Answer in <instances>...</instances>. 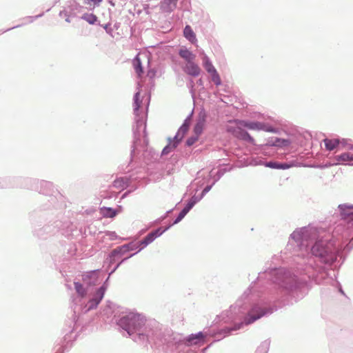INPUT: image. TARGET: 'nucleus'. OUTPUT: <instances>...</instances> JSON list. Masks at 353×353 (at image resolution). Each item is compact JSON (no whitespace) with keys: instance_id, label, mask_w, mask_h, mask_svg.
I'll list each match as a JSON object with an SVG mask.
<instances>
[{"instance_id":"5","label":"nucleus","mask_w":353,"mask_h":353,"mask_svg":"<svg viewBox=\"0 0 353 353\" xmlns=\"http://www.w3.org/2000/svg\"><path fill=\"white\" fill-rule=\"evenodd\" d=\"M265 314V311L259 306L253 307L245 318L244 323L246 325L252 323Z\"/></svg>"},{"instance_id":"24","label":"nucleus","mask_w":353,"mask_h":353,"mask_svg":"<svg viewBox=\"0 0 353 353\" xmlns=\"http://www.w3.org/2000/svg\"><path fill=\"white\" fill-rule=\"evenodd\" d=\"M74 288L77 292L81 296H84L86 294V291L83 285L79 283H74Z\"/></svg>"},{"instance_id":"19","label":"nucleus","mask_w":353,"mask_h":353,"mask_svg":"<svg viewBox=\"0 0 353 353\" xmlns=\"http://www.w3.org/2000/svg\"><path fill=\"white\" fill-rule=\"evenodd\" d=\"M204 339V335L202 332H199L196 334L191 335L188 339V342L190 345L196 344L197 341H201Z\"/></svg>"},{"instance_id":"14","label":"nucleus","mask_w":353,"mask_h":353,"mask_svg":"<svg viewBox=\"0 0 353 353\" xmlns=\"http://www.w3.org/2000/svg\"><path fill=\"white\" fill-rule=\"evenodd\" d=\"M183 34L185 37L191 43H194L196 41V35L190 26L185 27Z\"/></svg>"},{"instance_id":"32","label":"nucleus","mask_w":353,"mask_h":353,"mask_svg":"<svg viewBox=\"0 0 353 353\" xmlns=\"http://www.w3.org/2000/svg\"><path fill=\"white\" fill-rule=\"evenodd\" d=\"M330 141L329 140H325V146L327 148L328 150H331V146L330 145Z\"/></svg>"},{"instance_id":"10","label":"nucleus","mask_w":353,"mask_h":353,"mask_svg":"<svg viewBox=\"0 0 353 353\" xmlns=\"http://www.w3.org/2000/svg\"><path fill=\"white\" fill-rule=\"evenodd\" d=\"M290 142L288 139H282L279 138L271 139L268 141L267 145L276 147H286L290 145Z\"/></svg>"},{"instance_id":"16","label":"nucleus","mask_w":353,"mask_h":353,"mask_svg":"<svg viewBox=\"0 0 353 353\" xmlns=\"http://www.w3.org/2000/svg\"><path fill=\"white\" fill-rule=\"evenodd\" d=\"M203 67L208 73L212 74L216 71L206 55H204L203 57Z\"/></svg>"},{"instance_id":"25","label":"nucleus","mask_w":353,"mask_h":353,"mask_svg":"<svg viewBox=\"0 0 353 353\" xmlns=\"http://www.w3.org/2000/svg\"><path fill=\"white\" fill-rule=\"evenodd\" d=\"M212 77V81L216 85H219L221 84V78L217 72V71L210 74Z\"/></svg>"},{"instance_id":"30","label":"nucleus","mask_w":353,"mask_h":353,"mask_svg":"<svg viewBox=\"0 0 353 353\" xmlns=\"http://www.w3.org/2000/svg\"><path fill=\"white\" fill-rule=\"evenodd\" d=\"M340 143V141L337 139L332 140V149L336 146H338Z\"/></svg>"},{"instance_id":"2","label":"nucleus","mask_w":353,"mask_h":353,"mask_svg":"<svg viewBox=\"0 0 353 353\" xmlns=\"http://www.w3.org/2000/svg\"><path fill=\"white\" fill-rule=\"evenodd\" d=\"M237 123L238 121L230 122V125L227 127V130L238 139L254 143V138H252L246 131L242 129L243 126L239 125Z\"/></svg>"},{"instance_id":"21","label":"nucleus","mask_w":353,"mask_h":353,"mask_svg":"<svg viewBox=\"0 0 353 353\" xmlns=\"http://www.w3.org/2000/svg\"><path fill=\"white\" fill-rule=\"evenodd\" d=\"M82 19L86 21L90 24H94L97 20V17L96 15L90 13L84 14L82 16Z\"/></svg>"},{"instance_id":"27","label":"nucleus","mask_w":353,"mask_h":353,"mask_svg":"<svg viewBox=\"0 0 353 353\" xmlns=\"http://www.w3.org/2000/svg\"><path fill=\"white\" fill-rule=\"evenodd\" d=\"M135 247V245L133 244V243H130L128 245H123L120 249L123 251V252H126L128 250H134Z\"/></svg>"},{"instance_id":"34","label":"nucleus","mask_w":353,"mask_h":353,"mask_svg":"<svg viewBox=\"0 0 353 353\" xmlns=\"http://www.w3.org/2000/svg\"><path fill=\"white\" fill-rule=\"evenodd\" d=\"M350 161H353V154L350 153Z\"/></svg>"},{"instance_id":"6","label":"nucleus","mask_w":353,"mask_h":353,"mask_svg":"<svg viewBox=\"0 0 353 353\" xmlns=\"http://www.w3.org/2000/svg\"><path fill=\"white\" fill-rule=\"evenodd\" d=\"M163 232V230H161V229H157L155 231L151 232L139 243V245H142V248L145 247L148 244L151 243L157 236L162 234Z\"/></svg>"},{"instance_id":"22","label":"nucleus","mask_w":353,"mask_h":353,"mask_svg":"<svg viewBox=\"0 0 353 353\" xmlns=\"http://www.w3.org/2000/svg\"><path fill=\"white\" fill-rule=\"evenodd\" d=\"M127 185V181L123 179H116L113 183V186L117 188L123 189Z\"/></svg>"},{"instance_id":"31","label":"nucleus","mask_w":353,"mask_h":353,"mask_svg":"<svg viewBox=\"0 0 353 353\" xmlns=\"http://www.w3.org/2000/svg\"><path fill=\"white\" fill-rule=\"evenodd\" d=\"M88 1L92 3L93 5H99L101 0H88Z\"/></svg>"},{"instance_id":"11","label":"nucleus","mask_w":353,"mask_h":353,"mask_svg":"<svg viewBox=\"0 0 353 353\" xmlns=\"http://www.w3.org/2000/svg\"><path fill=\"white\" fill-rule=\"evenodd\" d=\"M195 201H190L186 206L181 210V212L179 213L175 221H174V224H176L179 223L184 217L188 213V212L192 208V207L194 205Z\"/></svg>"},{"instance_id":"17","label":"nucleus","mask_w":353,"mask_h":353,"mask_svg":"<svg viewBox=\"0 0 353 353\" xmlns=\"http://www.w3.org/2000/svg\"><path fill=\"white\" fill-rule=\"evenodd\" d=\"M266 166L271 168L283 169V170L288 169L291 167L290 165H288L287 163H279L272 162V161L267 163Z\"/></svg>"},{"instance_id":"7","label":"nucleus","mask_w":353,"mask_h":353,"mask_svg":"<svg viewBox=\"0 0 353 353\" xmlns=\"http://www.w3.org/2000/svg\"><path fill=\"white\" fill-rule=\"evenodd\" d=\"M184 71L189 75L196 77L200 74L201 69L193 61L186 63L184 67Z\"/></svg>"},{"instance_id":"29","label":"nucleus","mask_w":353,"mask_h":353,"mask_svg":"<svg viewBox=\"0 0 353 353\" xmlns=\"http://www.w3.org/2000/svg\"><path fill=\"white\" fill-rule=\"evenodd\" d=\"M198 138L199 137H197L196 136H194V137L189 138L187 140V145H188L190 146L193 145L198 140Z\"/></svg>"},{"instance_id":"12","label":"nucleus","mask_w":353,"mask_h":353,"mask_svg":"<svg viewBox=\"0 0 353 353\" xmlns=\"http://www.w3.org/2000/svg\"><path fill=\"white\" fill-rule=\"evenodd\" d=\"M105 293V288L102 286L96 292L94 297L90 301V307H96L102 300Z\"/></svg>"},{"instance_id":"1","label":"nucleus","mask_w":353,"mask_h":353,"mask_svg":"<svg viewBox=\"0 0 353 353\" xmlns=\"http://www.w3.org/2000/svg\"><path fill=\"white\" fill-rule=\"evenodd\" d=\"M145 319L139 314L130 313L119 320V324L130 334V330L138 329L144 325Z\"/></svg>"},{"instance_id":"8","label":"nucleus","mask_w":353,"mask_h":353,"mask_svg":"<svg viewBox=\"0 0 353 353\" xmlns=\"http://www.w3.org/2000/svg\"><path fill=\"white\" fill-rule=\"evenodd\" d=\"M341 216L344 219L353 220V205H340Z\"/></svg>"},{"instance_id":"33","label":"nucleus","mask_w":353,"mask_h":353,"mask_svg":"<svg viewBox=\"0 0 353 353\" xmlns=\"http://www.w3.org/2000/svg\"><path fill=\"white\" fill-rule=\"evenodd\" d=\"M241 324H239L238 326H236L235 327H234L233 329H232V330H239L241 328Z\"/></svg>"},{"instance_id":"13","label":"nucleus","mask_w":353,"mask_h":353,"mask_svg":"<svg viewBox=\"0 0 353 353\" xmlns=\"http://www.w3.org/2000/svg\"><path fill=\"white\" fill-rule=\"evenodd\" d=\"M133 66L137 75L141 77L143 73V68L139 54H138L133 59Z\"/></svg>"},{"instance_id":"15","label":"nucleus","mask_w":353,"mask_h":353,"mask_svg":"<svg viewBox=\"0 0 353 353\" xmlns=\"http://www.w3.org/2000/svg\"><path fill=\"white\" fill-rule=\"evenodd\" d=\"M179 55L184 59L187 63L193 61L195 59V55L193 54L190 50L187 49H181L179 51Z\"/></svg>"},{"instance_id":"9","label":"nucleus","mask_w":353,"mask_h":353,"mask_svg":"<svg viewBox=\"0 0 353 353\" xmlns=\"http://www.w3.org/2000/svg\"><path fill=\"white\" fill-rule=\"evenodd\" d=\"M177 0H163L161 3V10L164 12L173 11L176 6Z\"/></svg>"},{"instance_id":"18","label":"nucleus","mask_w":353,"mask_h":353,"mask_svg":"<svg viewBox=\"0 0 353 353\" xmlns=\"http://www.w3.org/2000/svg\"><path fill=\"white\" fill-rule=\"evenodd\" d=\"M142 103V101L140 99V93L137 92L134 97V111L137 115H139V110Z\"/></svg>"},{"instance_id":"20","label":"nucleus","mask_w":353,"mask_h":353,"mask_svg":"<svg viewBox=\"0 0 353 353\" xmlns=\"http://www.w3.org/2000/svg\"><path fill=\"white\" fill-rule=\"evenodd\" d=\"M101 213L105 217L113 218L117 214V212L111 208H103L101 209Z\"/></svg>"},{"instance_id":"28","label":"nucleus","mask_w":353,"mask_h":353,"mask_svg":"<svg viewBox=\"0 0 353 353\" xmlns=\"http://www.w3.org/2000/svg\"><path fill=\"white\" fill-rule=\"evenodd\" d=\"M176 147V145L175 144H173L172 146H170V145H167L165 146L163 149V151H162V154H168L171 149L172 148H174Z\"/></svg>"},{"instance_id":"23","label":"nucleus","mask_w":353,"mask_h":353,"mask_svg":"<svg viewBox=\"0 0 353 353\" xmlns=\"http://www.w3.org/2000/svg\"><path fill=\"white\" fill-rule=\"evenodd\" d=\"M203 122H198L194 128V132L195 134V136H196L197 137H199V135L202 133L203 132Z\"/></svg>"},{"instance_id":"3","label":"nucleus","mask_w":353,"mask_h":353,"mask_svg":"<svg viewBox=\"0 0 353 353\" xmlns=\"http://www.w3.org/2000/svg\"><path fill=\"white\" fill-rule=\"evenodd\" d=\"M237 123L252 130H263L270 132H275L273 127L258 121H238Z\"/></svg>"},{"instance_id":"4","label":"nucleus","mask_w":353,"mask_h":353,"mask_svg":"<svg viewBox=\"0 0 353 353\" xmlns=\"http://www.w3.org/2000/svg\"><path fill=\"white\" fill-rule=\"evenodd\" d=\"M312 252L316 256L324 258L329 252L327 242L323 240L318 241L312 246Z\"/></svg>"},{"instance_id":"26","label":"nucleus","mask_w":353,"mask_h":353,"mask_svg":"<svg viewBox=\"0 0 353 353\" xmlns=\"http://www.w3.org/2000/svg\"><path fill=\"white\" fill-rule=\"evenodd\" d=\"M337 161H350V153H344L336 157Z\"/></svg>"}]
</instances>
